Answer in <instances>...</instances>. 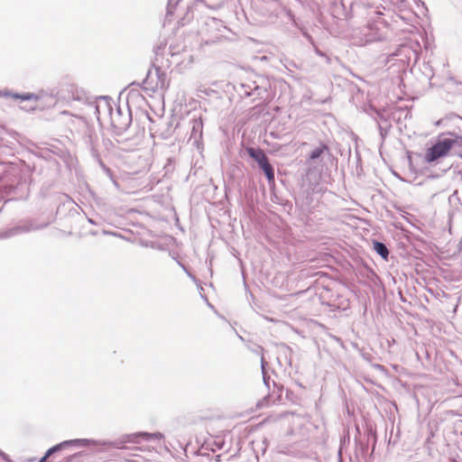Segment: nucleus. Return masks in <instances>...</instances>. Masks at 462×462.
<instances>
[{
  "instance_id": "nucleus-1",
  "label": "nucleus",
  "mask_w": 462,
  "mask_h": 462,
  "mask_svg": "<svg viewBox=\"0 0 462 462\" xmlns=\"http://www.w3.org/2000/svg\"><path fill=\"white\" fill-rule=\"evenodd\" d=\"M454 147V142L451 139H443L438 141L434 145L428 148L424 153V161L431 163L439 159L447 157Z\"/></svg>"
},
{
  "instance_id": "nucleus-4",
  "label": "nucleus",
  "mask_w": 462,
  "mask_h": 462,
  "mask_svg": "<svg viewBox=\"0 0 462 462\" xmlns=\"http://www.w3.org/2000/svg\"><path fill=\"white\" fill-rule=\"evenodd\" d=\"M374 249L375 252L380 254L383 259H387L389 252L386 246L380 242H374Z\"/></svg>"
},
{
  "instance_id": "nucleus-9",
  "label": "nucleus",
  "mask_w": 462,
  "mask_h": 462,
  "mask_svg": "<svg viewBox=\"0 0 462 462\" xmlns=\"http://www.w3.org/2000/svg\"><path fill=\"white\" fill-rule=\"evenodd\" d=\"M59 448L58 447H53L51 448H50L47 453L45 454L44 457H42L39 462H45L46 459L54 452L58 449Z\"/></svg>"
},
{
  "instance_id": "nucleus-6",
  "label": "nucleus",
  "mask_w": 462,
  "mask_h": 462,
  "mask_svg": "<svg viewBox=\"0 0 462 462\" xmlns=\"http://www.w3.org/2000/svg\"><path fill=\"white\" fill-rule=\"evenodd\" d=\"M451 142H454V147L457 148V155L462 159V136H457Z\"/></svg>"
},
{
  "instance_id": "nucleus-3",
  "label": "nucleus",
  "mask_w": 462,
  "mask_h": 462,
  "mask_svg": "<svg viewBox=\"0 0 462 462\" xmlns=\"http://www.w3.org/2000/svg\"><path fill=\"white\" fill-rule=\"evenodd\" d=\"M164 88V79L162 75L156 71L154 73L148 72L146 78L143 81V89L146 92L155 93Z\"/></svg>"
},
{
  "instance_id": "nucleus-7",
  "label": "nucleus",
  "mask_w": 462,
  "mask_h": 462,
  "mask_svg": "<svg viewBox=\"0 0 462 462\" xmlns=\"http://www.w3.org/2000/svg\"><path fill=\"white\" fill-rule=\"evenodd\" d=\"M152 435L148 434V433H137V434H133V435H128L127 436V441L128 442H138L137 441V439L138 438H143V439H149Z\"/></svg>"
},
{
  "instance_id": "nucleus-5",
  "label": "nucleus",
  "mask_w": 462,
  "mask_h": 462,
  "mask_svg": "<svg viewBox=\"0 0 462 462\" xmlns=\"http://www.w3.org/2000/svg\"><path fill=\"white\" fill-rule=\"evenodd\" d=\"M14 99H20L22 101L23 100H32V101H38L39 97L35 94L32 93H26V94H12L10 95Z\"/></svg>"
},
{
  "instance_id": "nucleus-2",
  "label": "nucleus",
  "mask_w": 462,
  "mask_h": 462,
  "mask_svg": "<svg viewBox=\"0 0 462 462\" xmlns=\"http://www.w3.org/2000/svg\"><path fill=\"white\" fill-rule=\"evenodd\" d=\"M248 155L257 162L260 168L264 172L266 179L269 183L274 182V171L271 163L269 162L268 157L262 149H254L249 147L246 149Z\"/></svg>"
},
{
  "instance_id": "nucleus-8",
  "label": "nucleus",
  "mask_w": 462,
  "mask_h": 462,
  "mask_svg": "<svg viewBox=\"0 0 462 462\" xmlns=\"http://www.w3.org/2000/svg\"><path fill=\"white\" fill-rule=\"evenodd\" d=\"M326 149H327L326 146H322V147L314 149L310 153V159L315 160V159L319 158L324 152V151Z\"/></svg>"
}]
</instances>
